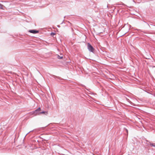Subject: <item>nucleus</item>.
<instances>
[{
	"label": "nucleus",
	"mask_w": 155,
	"mask_h": 155,
	"mask_svg": "<svg viewBox=\"0 0 155 155\" xmlns=\"http://www.w3.org/2000/svg\"><path fill=\"white\" fill-rule=\"evenodd\" d=\"M87 48L89 51L93 52L94 51V49L92 46L89 43H87Z\"/></svg>",
	"instance_id": "f257e3e1"
},
{
	"label": "nucleus",
	"mask_w": 155,
	"mask_h": 155,
	"mask_svg": "<svg viewBox=\"0 0 155 155\" xmlns=\"http://www.w3.org/2000/svg\"><path fill=\"white\" fill-rule=\"evenodd\" d=\"M41 109L40 107H39L34 112V114L35 115H36L37 114H40L39 113L40 112V111H41Z\"/></svg>",
	"instance_id": "f03ea898"
},
{
	"label": "nucleus",
	"mask_w": 155,
	"mask_h": 155,
	"mask_svg": "<svg viewBox=\"0 0 155 155\" xmlns=\"http://www.w3.org/2000/svg\"><path fill=\"white\" fill-rule=\"evenodd\" d=\"M29 31L30 33H33V34H36L38 33V31H37L35 30H30Z\"/></svg>",
	"instance_id": "7ed1b4c3"
},
{
	"label": "nucleus",
	"mask_w": 155,
	"mask_h": 155,
	"mask_svg": "<svg viewBox=\"0 0 155 155\" xmlns=\"http://www.w3.org/2000/svg\"><path fill=\"white\" fill-rule=\"evenodd\" d=\"M39 114H44L45 115H47L48 114V112L47 111H41V112H40L39 113Z\"/></svg>",
	"instance_id": "20e7f679"
},
{
	"label": "nucleus",
	"mask_w": 155,
	"mask_h": 155,
	"mask_svg": "<svg viewBox=\"0 0 155 155\" xmlns=\"http://www.w3.org/2000/svg\"><path fill=\"white\" fill-rule=\"evenodd\" d=\"M4 6L0 4V9H4Z\"/></svg>",
	"instance_id": "39448f33"
},
{
	"label": "nucleus",
	"mask_w": 155,
	"mask_h": 155,
	"mask_svg": "<svg viewBox=\"0 0 155 155\" xmlns=\"http://www.w3.org/2000/svg\"><path fill=\"white\" fill-rule=\"evenodd\" d=\"M58 58L59 59H61L63 58L62 56H60L59 55L58 56Z\"/></svg>",
	"instance_id": "423d86ee"
},
{
	"label": "nucleus",
	"mask_w": 155,
	"mask_h": 155,
	"mask_svg": "<svg viewBox=\"0 0 155 155\" xmlns=\"http://www.w3.org/2000/svg\"><path fill=\"white\" fill-rule=\"evenodd\" d=\"M150 145L151 146H153L154 147H155V144L154 143H150Z\"/></svg>",
	"instance_id": "0eeeda50"
},
{
	"label": "nucleus",
	"mask_w": 155,
	"mask_h": 155,
	"mask_svg": "<svg viewBox=\"0 0 155 155\" xmlns=\"http://www.w3.org/2000/svg\"><path fill=\"white\" fill-rule=\"evenodd\" d=\"M55 33L53 32H51V35L52 36L54 35H55Z\"/></svg>",
	"instance_id": "6e6552de"
},
{
	"label": "nucleus",
	"mask_w": 155,
	"mask_h": 155,
	"mask_svg": "<svg viewBox=\"0 0 155 155\" xmlns=\"http://www.w3.org/2000/svg\"><path fill=\"white\" fill-rule=\"evenodd\" d=\"M126 131H127V130H126Z\"/></svg>",
	"instance_id": "1a4fd4ad"
},
{
	"label": "nucleus",
	"mask_w": 155,
	"mask_h": 155,
	"mask_svg": "<svg viewBox=\"0 0 155 155\" xmlns=\"http://www.w3.org/2000/svg\"><path fill=\"white\" fill-rule=\"evenodd\" d=\"M59 25H58V27H59Z\"/></svg>",
	"instance_id": "9d476101"
},
{
	"label": "nucleus",
	"mask_w": 155,
	"mask_h": 155,
	"mask_svg": "<svg viewBox=\"0 0 155 155\" xmlns=\"http://www.w3.org/2000/svg\"><path fill=\"white\" fill-rule=\"evenodd\" d=\"M31 131H30L29 132H31Z\"/></svg>",
	"instance_id": "9b49d317"
}]
</instances>
